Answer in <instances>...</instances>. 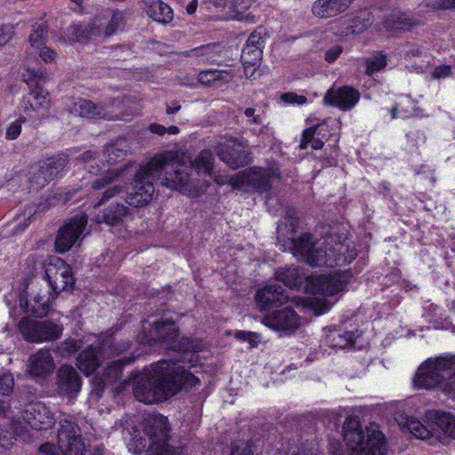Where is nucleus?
Here are the masks:
<instances>
[{"instance_id":"1","label":"nucleus","mask_w":455,"mask_h":455,"mask_svg":"<svg viewBox=\"0 0 455 455\" xmlns=\"http://www.w3.org/2000/svg\"><path fill=\"white\" fill-rule=\"evenodd\" d=\"M184 355L173 360H161L144 369L134 379L133 393L140 402L154 403L168 399L181 389L199 384V379L188 371L183 363Z\"/></svg>"},{"instance_id":"2","label":"nucleus","mask_w":455,"mask_h":455,"mask_svg":"<svg viewBox=\"0 0 455 455\" xmlns=\"http://www.w3.org/2000/svg\"><path fill=\"white\" fill-rule=\"evenodd\" d=\"M176 157L174 152L166 151L141 166L135 176L133 191L129 194L126 203L134 207L147 205L152 200L154 182L156 180L181 193L192 191L193 185L188 181V168L175 163Z\"/></svg>"},{"instance_id":"3","label":"nucleus","mask_w":455,"mask_h":455,"mask_svg":"<svg viewBox=\"0 0 455 455\" xmlns=\"http://www.w3.org/2000/svg\"><path fill=\"white\" fill-rule=\"evenodd\" d=\"M292 245L293 254L312 267H340L356 257L353 242L347 237L329 236L322 241L305 233L293 239Z\"/></svg>"},{"instance_id":"4","label":"nucleus","mask_w":455,"mask_h":455,"mask_svg":"<svg viewBox=\"0 0 455 455\" xmlns=\"http://www.w3.org/2000/svg\"><path fill=\"white\" fill-rule=\"evenodd\" d=\"M168 420L162 415L147 418L130 432L127 447L134 454L147 451L148 455H186L182 446L170 443Z\"/></svg>"},{"instance_id":"5","label":"nucleus","mask_w":455,"mask_h":455,"mask_svg":"<svg viewBox=\"0 0 455 455\" xmlns=\"http://www.w3.org/2000/svg\"><path fill=\"white\" fill-rule=\"evenodd\" d=\"M343 437L349 448L350 455H384L386 443L384 435L376 424L363 427L357 416L349 415L343 423Z\"/></svg>"},{"instance_id":"6","label":"nucleus","mask_w":455,"mask_h":455,"mask_svg":"<svg viewBox=\"0 0 455 455\" xmlns=\"http://www.w3.org/2000/svg\"><path fill=\"white\" fill-rule=\"evenodd\" d=\"M280 178L278 169L252 167L233 175L229 179V184L235 189L258 192L268 191L275 180Z\"/></svg>"},{"instance_id":"7","label":"nucleus","mask_w":455,"mask_h":455,"mask_svg":"<svg viewBox=\"0 0 455 455\" xmlns=\"http://www.w3.org/2000/svg\"><path fill=\"white\" fill-rule=\"evenodd\" d=\"M455 364V359L451 357H437L428 359L419 365L413 379L414 387L419 389H432L441 384L445 373Z\"/></svg>"},{"instance_id":"8","label":"nucleus","mask_w":455,"mask_h":455,"mask_svg":"<svg viewBox=\"0 0 455 455\" xmlns=\"http://www.w3.org/2000/svg\"><path fill=\"white\" fill-rule=\"evenodd\" d=\"M88 222L87 215L77 214L60 228L55 238V250L65 253L81 238Z\"/></svg>"},{"instance_id":"9","label":"nucleus","mask_w":455,"mask_h":455,"mask_svg":"<svg viewBox=\"0 0 455 455\" xmlns=\"http://www.w3.org/2000/svg\"><path fill=\"white\" fill-rule=\"evenodd\" d=\"M68 164L66 155L44 159L37 164V169L30 179V188L38 190L46 186L50 181L62 174Z\"/></svg>"},{"instance_id":"10","label":"nucleus","mask_w":455,"mask_h":455,"mask_svg":"<svg viewBox=\"0 0 455 455\" xmlns=\"http://www.w3.org/2000/svg\"><path fill=\"white\" fill-rule=\"evenodd\" d=\"M44 275L55 293L71 289L75 279L71 267L62 259L52 257L44 267Z\"/></svg>"},{"instance_id":"11","label":"nucleus","mask_w":455,"mask_h":455,"mask_svg":"<svg viewBox=\"0 0 455 455\" xmlns=\"http://www.w3.org/2000/svg\"><path fill=\"white\" fill-rule=\"evenodd\" d=\"M125 22L124 12L119 10H104L97 14L90 23V32L94 36L109 37L122 31Z\"/></svg>"},{"instance_id":"12","label":"nucleus","mask_w":455,"mask_h":455,"mask_svg":"<svg viewBox=\"0 0 455 455\" xmlns=\"http://www.w3.org/2000/svg\"><path fill=\"white\" fill-rule=\"evenodd\" d=\"M217 154L220 159L232 169L243 167L251 161L248 146L235 139L219 144Z\"/></svg>"},{"instance_id":"13","label":"nucleus","mask_w":455,"mask_h":455,"mask_svg":"<svg viewBox=\"0 0 455 455\" xmlns=\"http://www.w3.org/2000/svg\"><path fill=\"white\" fill-rule=\"evenodd\" d=\"M347 283L339 275H312L307 279L306 290L314 295L331 297L343 291Z\"/></svg>"},{"instance_id":"14","label":"nucleus","mask_w":455,"mask_h":455,"mask_svg":"<svg viewBox=\"0 0 455 455\" xmlns=\"http://www.w3.org/2000/svg\"><path fill=\"white\" fill-rule=\"evenodd\" d=\"M112 347V339H106L102 342L97 341L92 344L79 354L76 363L77 367L86 375L93 373L100 365V357L107 353V349H110Z\"/></svg>"},{"instance_id":"15","label":"nucleus","mask_w":455,"mask_h":455,"mask_svg":"<svg viewBox=\"0 0 455 455\" xmlns=\"http://www.w3.org/2000/svg\"><path fill=\"white\" fill-rule=\"evenodd\" d=\"M75 424L65 421L58 431V446L65 455H85V446Z\"/></svg>"},{"instance_id":"16","label":"nucleus","mask_w":455,"mask_h":455,"mask_svg":"<svg viewBox=\"0 0 455 455\" xmlns=\"http://www.w3.org/2000/svg\"><path fill=\"white\" fill-rule=\"evenodd\" d=\"M361 98L359 91L351 86L332 87L323 98L325 104L347 111L355 107Z\"/></svg>"},{"instance_id":"17","label":"nucleus","mask_w":455,"mask_h":455,"mask_svg":"<svg viewBox=\"0 0 455 455\" xmlns=\"http://www.w3.org/2000/svg\"><path fill=\"white\" fill-rule=\"evenodd\" d=\"M262 323L275 331L293 333L300 325L299 317L291 307L276 310L265 315Z\"/></svg>"},{"instance_id":"18","label":"nucleus","mask_w":455,"mask_h":455,"mask_svg":"<svg viewBox=\"0 0 455 455\" xmlns=\"http://www.w3.org/2000/svg\"><path fill=\"white\" fill-rule=\"evenodd\" d=\"M177 157L175 158V163L186 166L188 168V181L191 183L192 186V191L186 192L185 194H188L189 196H196L198 192L197 184L195 179L192 177L194 171L196 170L197 173L204 172L206 174H211L212 168H213V156L211 151L204 150L202 151L199 156L189 164H186L185 163L180 161V154L176 151H173Z\"/></svg>"},{"instance_id":"19","label":"nucleus","mask_w":455,"mask_h":455,"mask_svg":"<svg viewBox=\"0 0 455 455\" xmlns=\"http://www.w3.org/2000/svg\"><path fill=\"white\" fill-rule=\"evenodd\" d=\"M179 331L172 320L156 321L150 330V339L166 348L176 349Z\"/></svg>"},{"instance_id":"20","label":"nucleus","mask_w":455,"mask_h":455,"mask_svg":"<svg viewBox=\"0 0 455 455\" xmlns=\"http://www.w3.org/2000/svg\"><path fill=\"white\" fill-rule=\"evenodd\" d=\"M62 326L51 322L30 321V342L52 341L60 337L62 333Z\"/></svg>"},{"instance_id":"21","label":"nucleus","mask_w":455,"mask_h":455,"mask_svg":"<svg viewBox=\"0 0 455 455\" xmlns=\"http://www.w3.org/2000/svg\"><path fill=\"white\" fill-rule=\"evenodd\" d=\"M434 437L441 439L442 435L455 439V418L447 412L433 411L428 414Z\"/></svg>"},{"instance_id":"22","label":"nucleus","mask_w":455,"mask_h":455,"mask_svg":"<svg viewBox=\"0 0 455 455\" xmlns=\"http://www.w3.org/2000/svg\"><path fill=\"white\" fill-rule=\"evenodd\" d=\"M354 0H316L312 6V12L321 19L335 17L344 12Z\"/></svg>"},{"instance_id":"23","label":"nucleus","mask_w":455,"mask_h":455,"mask_svg":"<svg viewBox=\"0 0 455 455\" xmlns=\"http://www.w3.org/2000/svg\"><path fill=\"white\" fill-rule=\"evenodd\" d=\"M256 299L261 307L267 308L284 304L288 300V296L280 285L271 284L259 290Z\"/></svg>"},{"instance_id":"24","label":"nucleus","mask_w":455,"mask_h":455,"mask_svg":"<svg viewBox=\"0 0 455 455\" xmlns=\"http://www.w3.org/2000/svg\"><path fill=\"white\" fill-rule=\"evenodd\" d=\"M59 389L68 395H76L80 391L81 378L77 371L72 367L64 365L58 371Z\"/></svg>"},{"instance_id":"25","label":"nucleus","mask_w":455,"mask_h":455,"mask_svg":"<svg viewBox=\"0 0 455 455\" xmlns=\"http://www.w3.org/2000/svg\"><path fill=\"white\" fill-rule=\"evenodd\" d=\"M11 316L19 333L28 341V298L25 291L20 296V305L11 311Z\"/></svg>"},{"instance_id":"26","label":"nucleus","mask_w":455,"mask_h":455,"mask_svg":"<svg viewBox=\"0 0 455 455\" xmlns=\"http://www.w3.org/2000/svg\"><path fill=\"white\" fill-rule=\"evenodd\" d=\"M72 112L79 116L87 118L111 119L113 117L102 105L84 99H80L75 102Z\"/></svg>"},{"instance_id":"27","label":"nucleus","mask_w":455,"mask_h":455,"mask_svg":"<svg viewBox=\"0 0 455 455\" xmlns=\"http://www.w3.org/2000/svg\"><path fill=\"white\" fill-rule=\"evenodd\" d=\"M53 417L48 408L41 403H30V428L47 429L53 424Z\"/></svg>"},{"instance_id":"28","label":"nucleus","mask_w":455,"mask_h":455,"mask_svg":"<svg viewBox=\"0 0 455 455\" xmlns=\"http://www.w3.org/2000/svg\"><path fill=\"white\" fill-rule=\"evenodd\" d=\"M129 210L123 204H112L102 213H98L94 220L97 223H106L109 226L120 224L128 215Z\"/></svg>"},{"instance_id":"29","label":"nucleus","mask_w":455,"mask_h":455,"mask_svg":"<svg viewBox=\"0 0 455 455\" xmlns=\"http://www.w3.org/2000/svg\"><path fill=\"white\" fill-rule=\"evenodd\" d=\"M52 355L47 350H40L30 357V376H44L53 370Z\"/></svg>"},{"instance_id":"30","label":"nucleus","mask_w":455,"mask_h":455,"mask_svg":"<svg viewBox=\"0 0 455 455\" xmlns=\"http://www.w3.org/2000/svg\"><path fill=\"white\" fill-rule=\"evenodd\" d=\"M234 74L231 70L209 69L198 74V81L205 85H219L232 81Z\"/></svg>"},{"instance_id":"31","label":"nucleus","mask_w":455,"mask_h":455,"mask_svg":"<svg viewBox=\"0 0 455 455\" xmlns=\"http://www.w3.org/2000/svg\"><path fill=\"white\" fill-rule=\"evenodd\" d=\"M324 124H317L304 131L299 148L306 149L309 145L314 149H321L324 143L320 138L322 132L326 131Z\"/></svg>"},{"instance_id":"32","label":"nucleus","mask_w":455,"mask_h":455,"mask_svg":"<svg viewBox=\"0 0 455 455\" xmlns=\"http://www.w3.org/2000/svg\"><path fill=\"white\" fill-rule=\"evenodd\" d=\"M278 281L283 283L291 289L299 288L304 282V275L299 267H283L275 272Z\"/></svg>"},{"instance_id":"33","label":"nucleus","mask_w":455,"mask_h":455,"mask_svg":"<svg viewBox=\"0 0 455 455\" xmlns=\"http://www.w3.org/2000/svg\"><path fill=\"white\" fill-rule=\"evenodd\" d=\"M413 25L411 19L402 12L388 14L384 20V26L389 31L399 32L409 29Z\"/></svg>"},{"instance_id":"34","label":"nucleus","mask_w":455,"mask_h":455,"mask_svg":"<svg viewBox=\"0 0 455 455\" xmlns=\"http://www.w3.org/2000/svg\"><path fill=\"white\" fill-rule=\"evenodd\" d=\"M148 15L159 23H169L173 18L172 10L164 2H153L148 9Z\"/></svg>"},{"instance_id":"35","label":"nucleus","mask_w":455,"mask_h":455,"mask_svg":"<svg viewBox=\"0 0 455 455\" xmlns=\"http://www.w3.org/2000/svg\"><path fill=\"white\" fill-rule=\"evenodd\" d=\"M126 144L125 140L120 139L106 148L105 155H107V162L108 165H113L124 158L127 152Z\"/></svg>"},{"instance_id":"36","label":"nucleus","mask_w":455,"mask_h":455,"mask_svg":"<svg viewBox=\"0 0 455 455\" xmlns=\"http://www.w3.org/2000/svg\"><path fill=\"white\" fill-rule=\"evenodd\" d=\"M251 4L252 0H231L229 8L233 11L235 19L254 23V16L246 12Z\"/></svg>"},{"instance_id":"37","label":"nucleus","mask_w":455,"mask_h":455,"mask_svg":"<svg viewBox=\"0 0 455 455\" xmlns=\"http://www.w3.org/2000/svg\"><path fill=\"white\" fill-rule=\"evenodd\" d=\"M35 86L34 91L30 93L34 100V103L30 101V108L37 111L42 110V116H44V111L48 108L50 103L48 92L44 90L41 81L36 82Z\"/></svg>"},{"instance_id":"38","label":"nucleus","mask_w":455,"mask_h":455,"mask_svg":"<svg viewBox=\"0 0 455 455\" xmlns=\"http://www.w3.org/2000/svg\"><path fill=\"white\" fill-rule=\"evenodd\" d=\"M263 52L259 49V46H251L250 44H245L243 48L241 54V60L244 66V68L247 69L249 67L254 68L259 65V61L262 59Z\"/></svg>"},{"instance_id":"39","label":"nucleus","mask_w":455,"mask_h":455,"mask_svg":"<svg viewBox=\"0 0 455 455\" xmlns=\"http://www.w3.org/2000/svg\"><path fill=\"white\" fill-rule=\"evenodd\" d=\"M51 294L48 291L38 293L34 298V305L30 307V315L43 317L46 315L50 308Z\"/></svg>"},{"instance_id":"40","label":"nucleus","mask_w":455,"mask_h":455,"mask_svg":"<svg viewBox=\"0 0 455 455\" xmlns=\"http://www.w3.org/2000/svg\"><path fill=\"white\" fill-rule=\"evenodd\" d=\"M408 430L419 439H429L434 437L432 427L426 426L416 419H409L406 422Z\"/></svg>"},{"instance_id":"41","label":"nucleus","mask_w":455,"mask_h":455,"mask_svg":"<svg viewBox=\"0 0 455 455\" xmlns=\"http://www.w3.org/2000/svg\"><path fill=\"white\" fill-rule=\"evenodd\" d=\"M91 36H94L90 32V23L86 26L82 24H74L68 28V38H63V40L68 42H84Z\"/></svg>"},{"instance_id":"42","label":"nucleus","mask_w":455,"mask_h":455,"mask_svg":"<svg viewBox=\"0 0 455 455\" xmlns=\"http://www.w3.org/2000/svg\"><path fill=\"white\" fill-rule=\"evenodd\" d=\"M358 335L354 331L333 332L328 336L329 342L331 347L345 348L355 343Z\"/></svg>"},{"instance_id":"43","label":"nucleus","mask_w":455,"mask_h":455,"mask_svg":"<svg viewBox=\"0 0 455 455\" xmlns=\"http://www.w3.org/2000/svg\"><path fill=\"white\" fill-rule=\"evenodd\" d=\"M46 21L36 22L33 24L32 34H30V45L43 44L48 37V26Z\"/></svg>"},{"instance_id":"44","label":"nucleus","mask_w":455,"mask_h":455,"mask_svg":"<svg viewBox=\"0 0 455 455\" xmlns=\"http://www.w3.org/2000/svg\"><path fill=\"white\" fill-rule=\"evenodd\" d=\"M120 174L121 170H107L103 177H98L92 181V188L93 189H101L110 182L116 180Z\"/></svg>"},{"instance_id":"45","label":"nucleus","mask_w":455,"mask_h":455,"mask_svg":"<svg viewBox=\"0 0 455 455\" xmlns=\"http://www.w3.org/2000/svg\"><path fill=\"white\" fill-rule=\"evenodd\" d=\"M387 65L386 56L379 52L371 58L366 60V74L371 76L379 71Z\"/></svg>"},{"instance_id":"46","label":"nucleus","mask_w":455,"mask_h":455,"mask_svg":"<svg viewBox=\"0 0 455 455\" xmlns=\"http://www.w3.org/2000/svg\"><path fill=\"white\" fill-rule=\"evenodd\" d=\"M80 341H76L75 339H66L60 343V346H58L57 352L61 356H68L76 353L80 348Z\"/></svg>"},{"instance_id":"47","label":"nucleus","mask_w":455,"mask_h":455,"mask_svg":"<svg viewBox=\"0 0 455 455\" xmlns=\"http://www.w3.org/2000/svg\"><path fill=\"white\" fill-rule=\"evenodd\" d=\"M130 362V359L126 360L125 362L123 360L112 362L106 370V377L109 379H117L119 377H121L124 364L129 363Z\"/></svg>"},{"instance_id":"48","label":"nucleus","mask_w":455,"mask_h":455,"mask_svg":"<svg viewBox=\"0 0 455 455\" xmlns=\"http://www.w3.org/2000/svg\"><path fill=\"white\" fill-rule=\"evenodd\" d=\"M14 387V379L12 374L7 372L0 373V394L9 395Z\"/></svg>"},{"instance_id":"49","label":"nucleus","mask_w":455,"mask_h":455,"mask_svg":"<svg viewBox=\"0 0 455 455\" xmlns=\"http://www.w3.org/2000/svg\"><path fill=\"white\" fill-rule=\"evenodd\" d=\"M148 130L151 133L156 134L158 136H163L165 133H169L171 135H176V134L180 133L179 127H177L175 125H171L168 128H166L165 126H164L162 124H156V123L150 124L148 126Z\"/></svg>"},{"instance_id":"50","label":"nucleus","mask_w":455,"mask_h":455,"mask_svg":"<svg viewBox=\"0 0 455 455\" xmlns=\"http://www.w3.org/2000/svg\"><path fill=\"white\" fill-rule=\"evenodd\" d=\"M82 158L85 163V168L88 171V172L94 175H98L101 168H100L98 165L95 157V153L91 151L84 152L82 155Z\"/></svg>"},{"instance_id":"51","label":"nucleus","mask_w":455,"mask_h":455,"mask_svg":"<svg viewBox=\"0 0 455 455\" xmlns=\"http://www.w3.org/2000/svg\"><path fill=\"white\" fill-rule=\"evenodd\" d=\"M231 455H253V452L248 442L238 440L231 444Z\"/></svg>"},{"instance_id":"52","label":"nucleus","mask_w":455,"mask_h":455,"mask_svg":"<svg viewBox=\"0 0 455 455\" xmlns=\"http://www.w3.org/2000/svg\"><path fill=\"white\" fill-rule=\"evenodd\" d=\"M403 104L409 106L411 108H413L411 99L410 97L404 98L403 102L396 103L392 108V109L390 111L392 119H395L396 117L406 118L411 115V112L409 110L404 111V113H403V111H400V105H403Z\"/></svg>"},{"instance_id":"53","label":"nucleus","mask_w":455,"mask_h":455,"mask_svg":"<svg viewBox=\"0 0 455 455\" xmlns=\"http://www.w3.org/2000/svg\"><path fill=\"white\" fill-rule=\"evenodd\" d=\"M124 186L114 185L108 188L102 195V197L94 204V207H99L104 204L105 201L118 196L124 190Z\"/></svg>"},{"instance_id":"54","label":"nucleus","mask_w":455,"mask_h":455,"mask_svg":"<svg viewBox=\"0 0 455 455\" xmlns=\"http://www.w3.org/2000/svg\"><path fill=\"white\" fill-rule=\"evenodd\" d=\"M40 45L41 44L34 46L36 48L35 54H38V56L46 63L53 61L57 55L56 52L49 47H41Z\"/></svg>"},{"instance_id":"55","label":"nucleus","mask_w":455,"mask_h":455,"mask_svg":"<svg viewBox=\"0 0 455 455\" xmlns=\"http://www.w3.org/2000/svg\"><path fill=\"white\" fill-rule=\"evenodd\" d=\"M13 227L12 228V235H17L22 234L28 226V217L26 214L21 216H18L13 223Z\"/></svg>"},{"instance_id":"56","label":"nucleus","mask_w":455,"mask_h":455,"mask_svg":"<svg viewBox=\"0 0 455 455\" xmlns=\"http://www.w3.org/2000/svg\"><path fill=\"white\" fill-rule=\"evenodd\" d=\"M283 102L292 105H303L307 101L304 95H299L295 92H285L281 96Z\"/></svg>"},{"instance_id":"57","label":"nucleus","mask_w":455,"mask_h":455,"mask_svg":"<svg viewBox=\"0 0 455 455\" xmlns=\"http://www.w3.org/2000/svg\"><path fill=\"white\" fill-rule=\"evenodd\" d=\"M20 122H25V118H22L19 121L13 122L7 129L6 131V138L8 140H14L16 139L21 131V125Z\"/></svg>"},{"instance_id":"58","label":"nucleus","mask_w":455,"mask_h":455,"mask_svg":"<svg viewBox=\"0 0 455 455\" xmlns=\"http://www.w3.org/2000/svg\"><path fill=\"white\" fill-rule=\"evenodd\" d=\"M427 4L439 9H455V0H427Z\"/></svg>"},{"instance_id":"59","label":"nucleus","mask_w":455,"mask_h":455,"mask_svg":"<svg viewBox=\"0 0 455 455\" xmlns=\"http://www.w3.org/2000/svg\"><path fill=\"white\" fill-rule=\"evenodd\" d=\"M443 391L451 398L455 399V370L443 383Z\"/></svg>"},{"instance_id":"60","label":"nucleus","mask_w":455,"mask_h":455,"mask_svg":"<svg viewBox=\"0 0 455 455\" xmlns=\"http://www.w3.org/2000/svg\"><path fill=\"white\" fill-rule=\"evenodd\" d=\"M13 31L9 26L0 27V46L6 44L12 37Z\"/></svg>"},{"instance_id":"61","label":"nucleus","mask_w":455,"mask_h":455,"mask_svg":"<svg viewBox=\"0 0 455 455\" xmlns=\"http://www.w3.org/2000/svg\"><path fill=\"white\" fill-rule=\"evenodd\" d=\"M243 114L250 119L251 124H260L262 123L261 115L256 114V109L253 108H245Z\"/></svg>"},{"instance_id":"62","label":"nucleus","mask_w":455,"mask_h":455,"mask_svg":"<svg viewBox=\"0 0 455 455\" xmlns=\"http://www.w3.org/2000/svg\"><path fill=\"white\" fill-rule=\"evenodd\" d=\"M245 44H250L251 46H259V49L262 50L264 45V40L263 37L261 36V34L257 31L251 33V36L248 37Z\"/></svg>"},{"instance_id":"63","label":"nucleus","mask_w":455,"mask_h":455,"mask_svg":"<svg viewBox=\"0 0 455 455\" xmlns=\"http://www.w3.org/2000/svg\"><path fill=\"white\" fill-rule=\"evenodd\" d=\"M450 74H451V67L446 66V65H442V66L436 67L434 69V71L432 73V76L435 79H440V78H445V77L449 76Z\"/></svg>"},{"instance_id":"64","label":"nucleus","mask_w":455,"mask_h":455,"mask_svg":"<svg viewBox=\"0 0 455 455\" xmlns=\"http://www.w3.org/2000/svg\"><path fill=\"white\" fill-rule=\"evenodd\" d=\"M342 52V47L336 45L325 52V60L329 63L335 61Z\"/></svg>"}]
</instances>
